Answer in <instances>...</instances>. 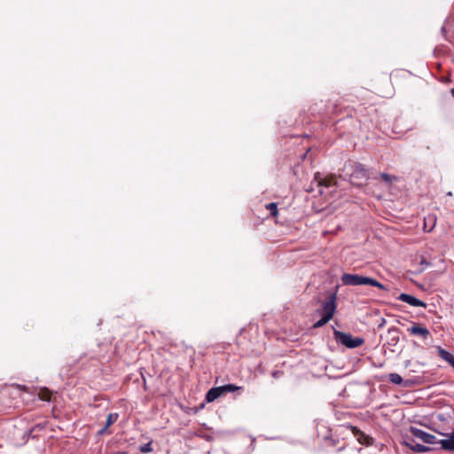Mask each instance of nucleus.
Wrapping results in <instances>:
<instances>
[{"label":"nucleus","mask_w":454,"mask_h":454,"mask_svg":"<svg viewBox=\"0 0 454 454\" xmlns=\"http://www.w3.org/2000/svg\"><path fill=\"white\" fill-rule=\"evenodd\" d=\"M341 282L345 286H355L366 285V286H376L380 289H385V286L381 283H380L378 280H376L372 278L360 276L357 274L344 273L341 276Z\"/></svg>","instance_id":"obj_1"},{"label":"nucleus","mask_w":454,"mask_h":454,"mask_svg":"<svg viewBox=\"0 0 454 454\" xmlns=\"http://www.w3.org/2000/svg\"><path fill=\"white\" fill-rule=\"evenodd\" d=\"M333 336L337 342L344 345L348 348H355L362 346L364 342V339L356 337L338 330L333 331Z\"/></svg>","instance_id":"obj_2"},{"label":"nucleus","mask_w":454,"mask_h":454,"mask_svg":"<svg viewBox=\"0 0 454 454\" xmlns=\"http://www.w3.org/2000/svg\"><path fill=\"white\" fill-rule=\"evenodd\" d=\"M337 309V294L333 293L329 294L321 302V314L330 319H333Z\"/></svg>","instance_id":"obj_3"},{"label":"nucleus","mask_w":454,"mask_h":454,"mask_svg":"<svg viewBox=\"0 0 454 454\" xmlns=\"http://www.w3.org/2000/svg\"><path fill=\"white\" fill-rule=\"evenodd\" d=\"M350 177L353 183L360 184L359 181H365L368 179L367 170L362 164L357 163L355 165L354 170L351 173Z\"/></svg>","instance_id":"obj_4"},{"label":"nucleus","mask_w":454,"mask_h":454,"mask_svg":"<svg viewBox=\"0 0 454 454\" xmlns=\"http://www.w3.org/2000/svg\"><path fill=\"white\" fill-rule=\"evenodd\" d=\"M314 180L317 183L318 186H323L326 188L337 184L336 178L333 175L322 176L320 173L317 172L314 176Z\"/></svg>","instance_id":"obj_5"},{"label":"nucleus","mask_w":454,"mask_h":454,"mask_svg":"<svg viewBox=\"0 0 454 454\" xmlns=\"http://www.w3.org/2000/svg\"><path fill=\"white\" fill-rule=\"evenodd\" d=\"M413 434L423 441L425 443L435 445L439 443V441L436 439V436L427 433L421 429H414L412 430Z\"/></svg>","instance_id":"obj_6"},{"label":"nucleus","mask_w":454,"mask_h":454,"mask_svg":"<svg viewBox=\"0 0 454 454\" xmlns=\"http://www.w3.org/2000/svg\"><path fill=\"white\" fill-rule=\"evenodd\" d=\"M408 332H410L411 335L421 336L424 340L430 336L428 329L418 323H412V325L408 329Z\"/></svg>","instance_id":"obj_7"},{"label":"nucleus","mask_w":454,"mask_h":454,"mask_svg":"<svg viewBox=\"0 0 454 454\" xmlns=\"http://www.w3.org/2000/svg\"><path fill=\"white\" fill-rule=\"evenodd\" d=\"M398 300L406 302L413 307H427V304L423 301L419 300L416 297L408 294H401L398 297Z\"/></svg>","instance_id":"obj_8"},{"label":"nucleus","mask_w":454,"mask_h":454,"mask_svg":"<svg viewBox=\"0 0 454 454\" xmlns=\"http://www.w3.org/2000/svg\"><path fill=\"white\" fill-rule=\"evenodd\" d=\"M351 430H352L353 434L356 437L357 441L360 443L365 444V445L371 444L372 438H370L368 435H366L360 429H358L356 427H351Z\"/></svg>","instance_id":"obj_9"},{"label":"nucleus","mask_w":454,"mask_h":454,"mask_svg":"<svg viewBox=\"0 0 454 454\" xmlns=\"http://www.w3.org/2000/svg\"><path fill=\"white\" fill-rule=\"evenodd\" d=\"M223 388L221 387H212L207 393L206 400L208 403L215 401V399H217L218 397H220L221 395H223Z\"/></svg>","instance_id":"obj_10"},{"label":"nucleus","mask_w":454,"mask_h":454,"mask_svg":"<svg viewBox=\"0 0 454 454\" xmlns=\"http://www.w3.org/2000/svg\"><path fill=\"white\" fill-rule=\"evenodd\" d=\"M441 449L445 450L454 451V433L448 439L439 440Z\"/></svg>","instance_id":"obj_11"},{"label":"nucleus","mask_w":454,"mask_h":454,"mask_svg":"<svg viewBox=\"0 0 454 454\" xmlns=\"http://www.w3.org/2000/svg\"><path fill=\"white\" fill-rule=\"evenodd\" d=\"M438 355L441 358L448 362L452 367H454V356L451 355L447 350L442 348L441 347H438Z\"/></svg>","instance_id":"obj_12"},{"label":"nucleus","mask_w":454,"mask_h":454,"mask_svg":"<svg viewBox=\"0 0 454 454\" xmlns=\"http://www.w3.org/2000/svg\"><path fill=\"white\" fill-rule=\"evenodd\" d=\"M336 452L337 454H358L356 448L346 443H343L341 446H340Z\"/></svg>","instance_id":"obj_13"},{"label":"nucleus","mask_w":454,"mask_h":454,"mask_svg":"<svg viewBox=\"0 0 454 454\" xmlns=\"http://www.w3.org/2000/svg\"><path fill=\"white\" fill-rule=\"evenodd\" d=\"M388 380L391 383L395 384V385L403 384V387L409 386V380H406L405 382H403L402 376L395 372L390 373L388 375Z\"/></svg>","instance_id":"obj_14"},{"label":"nucleus","mask_w":454,"mask_h":454,"mask_svg":"<svg viewBox=\"0 0 454 454\" xmlns=\"http://www.w3.org/2000/svg\"><path fill=\"white\" fill-rule=\"evenodd\" d=\"M407 445L410 447L411 450L418 453H425L431 450L429 447L415 442L414 441L407 443Z\"/></svg>","instance_id":"obj_15"},{"label":"nucleus","mask_w":454,"mask_h":454,"mask_svg":"<svg viewBox=\"0 0 454 454\" xmlns=\"http://www.w3.org/2000/svg\"><path fill=\"white\" fill-rule=\"evenodd\" d=\"M38 396L43 401H50L51 397V392L44 387L39 390Z\"/></svg>","instance_id":"obj_16"},{"label":"nucleus","mask_w":454,"mask_h":454,"mask_svg":"<svg viewBox=\"0 0 454 454\" xmlns=\"http://www.w3.org/2000/svg\"><path fill=\"white\" fill-rule=\"evenodd\" d=\"M381 179L387 184L388 185H391L393 182H395L398 180V177L393 175H389L387 173H381L380 174Z\"/></svg>","instance_id":"obj_17"},{"label":"nucleus","mask_w":454,"mask_h":454,"mask_svg":"<svg viewBox=\"0 0 454 454\" xmlns=\"http://www.w3.org/2000/svg\"><path fill=\"white\" fill-rule=\"evenodd\" d=\"M119 415L118 413H110L108 414L106 421V427L105 429L112 426L116 420L118 419Z\"/></svg>","instance_id":"obj_18"},{"label":"nucleus","mask_w":454,"mask_h":454,"mask_svg":"<svg viewBox=\"0 0 454 454\" xmlns=\"http://www.w3.org/2000/svg\"><path fill=\"white\" fill-rule=\"evenodd\" d=\"M266 208L270 212L271 216L276 217L278 214V205L275 202L267 204Z\"/></svg>","instance_id":"obj_19"},{"label":"nucleus","mask_w":454,"mask_h":454,"mask_svg":"<svg viewBox=\"0 0 454 454\" xmlns=\"http://www.w3.org/2000/svg\"><path fill=\"white\" fill-rule=\"evenodd\" d=\"M221 387L223 388V395L226 394V393H229V392H234V391L241 388L240 387H238V386L233 385V384H227V385H224V386H221Z\"/></svg>","instance_id":"obj_20"},{"label":"nucleus","mask_w":454,"mask_h":454,"mask_svg":"<svg viewBox=\"0 0 454 454\" xmlns=\"http://www.w3.org/2000/svg\"><path fill=\"white\" fill-rule=\"evenodd\" d=\"M330 320H331L330 318H328L325 316H322V317L313 325V327L320 328V327L324 326L325 325H326Z\"/></svg>","instance_id":"obj_21"},{"label":"nucleus","mask_w":454,"mask_h":454,"mask_svg":"<svg viewBox=\"0 0 454 454\" xmlns=\"http://www.w3.org/2000/svg\"><path fill=\"white\" fill-rule=\"evenodd\" d=\"M139 450L142 452V453H149L151 451H153V448H152V442H149L144 445H141L139 447Z\"/></svg>","instance_id":"obj_22"},{"label":"nucleus","mask_w":454,"mask_h":454,"mask_svg":"<svg viewBox=\"0 0 454 454\" xmlns=\"http://www.w3.org/2000/svg\"><path fill=\"white\" fill-rule=\"evenodd\" d=\"M325 446H327V447H334L339 443L338 440L336 441L330 437H325Z\"/></svg>","instance_id":"obj_23"},{"label":"nucleus","mask_w":454,"mask_h":454,"mask_svg":"<svg viewBox=\"0 0 454 454\" xmlns=\"http://www.w3.org/2000/svg\"><path fill=\"white\" fill-rule=\"evenodd\" d=\"M279 373V372H273L272 376L276 378Z\"/></svg>","instance_id":"obj_24"},{"label":"nucleus","mask_w":454,"mask_h":454,"mask_svg":"<svg viewBox=\"0 0 454 454\" xmlns=\"http://www.w3.org/2000/svg\"><path fill=\"white\" fill-rule=\"evenodd\" d=\"M421 264H426V265H427L428 263L426 262V260H425V259H422V261H421Z\"/></svg>","instance_id":"obj_25"},{"label":"nucleus","mask_w":454,"mask_h":454,"mask_svg":"<svg viewBox=\"0 0 454 454\" xmlns=\"http://www.w3.org/2000/svg\"><path fill=\"white\" fill-rule=\"evenodd\" d=\"M450 93L454 97V88L450 90Z\"/></svg>","instance_id":"obj_26"},{"label":"nucleus","mask_w":454,"mask_h":454,"mask_svg":"<svg viewBox=\"0 0 454 454\" xmlns=\"http://www.w3.org/2000/svg\"><path fill=\"white\" fill-rule=\"evenodd\" d=\"M453 368H454V366H453Z\"/></svg>","instance_id":"obj_27"}]
</instances>
